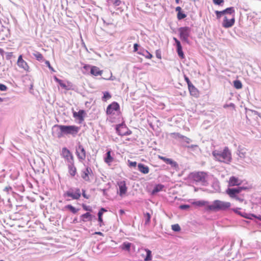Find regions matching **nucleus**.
I'll list each match as a JSON object with an SVG mask.
<instances>
[{"label": "nucleus", "mask_w": 261, "mask_h": 261, "mask_svg": "<svg viewBox=\"0 0 261 261\" xmlns=\"http://www.w3.org/2000/svg\"><path fill=\"white\" fill-rule=\"evenodd\" d=\"M117 185L119 187V195L122 197L126 194L127 190L125 181L124 180L118 181Z\"/></svg>", "instance_id": "nucleus-12"}, {"label": "nucleus", "mask_w": 261, "mask_h": 261, "mask_svg": "<svg viewBox=\"0 0 261 261\" xmlns=\"http://www.w3.org/2000/svg\"><path fill=\"white\" fill-rule=\"evenodd\" d=\"M68 173L71 176L74 177L76 175L77 173V170L76 167L74 165V161L68 163Z\"/></svg>", "instance_id": "nucleus-16"}, {"label": "nucleus", "mask_w": 261, "mask_h": 261, "mask_svg": "<svg viewBox=\"0 0 261 261\" xmlns=\"http://www.w3.org/2000/svg\"><path fill=\"white\" fill-rule=\"evenodd\" d=\"M109 3H112L114 6H119L122 3L120 0H109Z\"/></svg>", "instance_id": "nucleus-35"}, {"label": "nucleus", "mask_w": 261, "mask_h": 261, "mask_svg": "<svg viewBox=\"0 0 261 261\" xmlns=\"http://www.w3.org/2000/svg\"><path fill=\"white\" fill-rule=\"evenodd\" d=\"M133 49H138V47L140 46L139 44L137 43H133Z\"/></svg>", "instance_id": "nucleus-58"}, {"label": "nucleus", "mask_w": 261, "mask_h": 261, "mask_svg": "<svg viewBox=\"0 0 261 261\" xmlns=\"http://www.w3.org/2000/svg\"><path fill=\"white\" fill-rule=\"evenodd\" d=\"M107 210H105L104 208H101L99 212H101L102 214H103V212H106Z\"/></svg>", "instance_id": "nucleus-64"}, {"label": "nucleus", "mask_w": 261, "mask_h": 261, "mask_svg": "<svg viewBox=\"0 0 261 261\" xmlns=\"http://www.w3.org/2000/svg\"><path fill=\"white\" fill-rule=\"evenodd\" d=\"M178 32L180 40L183 42H188L191 28L189 27H180L178 29Z\"/></svg>", "instance_id": "nucleus-6"}, {"label": "nucleus", "mask_w": 261, "mask_h": 261, "mask_svg": "<svg viewBox=\"0 0 261 261\" xmlns=\"http://www.w3.org/2000/svg\"><path fill=\"white\" fill-rule=\"evenodd\" d=\"M208 202L204 200H199L194 201L192 203V204L194 205L198 206H205V207L208 205Z\"/></svg>", "instance_id": "nucleus-27"}, {"label": "nucleus", "mask_w": 261, "mask_h": 261, "mask_svg": "<svg viewBox=\"0 0 261 261\" xmlns=\"http://www.w3.org/2000/svg\"><path fill=\"white\" fill-rule=\"evenodd\" d=\"M184 140L187 143H190V142H192V140L190 138L186 137H185V138H184Z\"/></svg>", "instance_id": "nucleus-56"}, {"label": "nucleus", "mask_w": 261, "mask_h": 261, "mask_svg": "<svg viewBox=\"0 0 261 261\" xmlns=\"http://www.w3.org/2000/svg\"><path fill=\"white\" fill-rule=\"evenodd\" d=\"M171 135H172L174 137L182 139H184V138H185V136L181 135L179 133H172Z\"/></svg>", "instance_id": "nucleus-38"}, {"label": "nucleus", "mask_w": 261, "mask_h": 261, "mask_svg": "<svg viewBox=\"0 0 261 261\" xmlns=\"http://www.w3.org/2000/svg\"><path fill=\"white\" fill-rule=\"evenodd\" d=\"M212 155L216 161L229 164L231 161V154L228 147H226L222 151L214 150Z\"/></svg>", "instance_id": "nucleus-1"}, {"label": "nucleus", "mask_w": 261, "mask_h": 261, "mask_svg": "<svg viewBox=\"0 0 261 261\" xmlns=\"http://www.w3.org/2000/svg\"><path fill=\"white\" fill-rule=\"evenodd\" d=\"M138 168L139 171L143 174H147L149 172V167L142 163H140L138 165Z\"/></svg>", "instance_id": "nucleus-22"}, {"label": "nucleus", "mask_w": 261, "mask_h": 261, "mask_svg": "<svg viewBox=\"0 0 261 261\" xmlns=\"http://www.w3.org/2000/svg\"><path fill=\"white\" fill-rule=\"evenodd\" d=\"M111 98V94L108 92H105L103 93V99H110Z\"/></svg>", "instance_id": "nucleus-44"}, {"label": "nucleus", "mask_w": 261, "mask_h": 261, "mask_svg": "<svg viewBox=\"0 0 261 261\" xmlns=\"http://www.w3.org/2000/svg\"><path fill=\"white\" fill-rule=\"evenodd\" d=\"M249 217H250L251 218V217H253L261 221V216H256L253 214H249Z\"/></svg>", "instance_id": "nucleus-57"}, {"label": "nucleus", "mask_w": 261, "mask_h": 261, "mask_svg": "<svg viewBox=\"0 0 261 261\" xmlns=\"http://www.w3.org/2000/svg\"><path fill=\"white\" fill-rule=\"evenodd\" d=\"M90 73L93 75L98 76L101 75L102 74L103 71L100 70V69L97 66H92L91 67Z\"/></svg>", "instance_id": "nucleus-21"}, {"label": "nucleus", "mask_w": 261, "mask_h": 261, "mask_svg": "<svg viewBox=\"0 0 261 261\" xmlns=\"http://www.w3.org/2000/svg\"><path fill=\"white\" fill-rule=\"evenodd\" d=\"M92 216L90 214V213H86L84 214H83L81 216V218L82 221L87 222L88 221L92 220Z\"/></svg>", "instance_id": "nucleus-25"}, {"label": "nucleus", "mask_w": 261, "mask_h": 261, "mask_svg": "<svg viewBox=\"0 0 261 261\" xmlns=\"http://www.w3.org/2000/svg\"><path fill=\"white\" fill-rule=\"evenodd\" d=\"M7 87L5 85L0 84V91H5L7 90Z\"/></svg>", "instance_id": "nucleus-53"}, {"label": "nucleus", "mask_w": 261, "mask_h": 261, "mask_svg": "<svg viewBox=\"0 0 261 261\" xmlns=\"http://www.w3.org/2000/svg\"><path fill=\"white\" fill-rule=\"evenodd\" d=\"M107 115L112 122H115V119L121 117L120 108L119 104L116 102H113L109 105L106 111Z\"/></svg>", "instance_id": "nucleus-2"}, {"label": "nucleus", "mask_w": 261, "mask_h": 261, "mask_svg": "<svg viewBox=\"0 0 261 261\" xmlns=\"http://www.w3.org/2000/svg\"><path fill=\"white\" fill-rule=\"evenodd\" d=\"M75 154L79 161L81 162H84L86 159V151L84 146L80 142L76 147Z\"/></svg>", "instance_id": "nucleus-7"}, {"label": "nucleus", "mask_w": 261, "mask_h": 261, "mask_svg": "<svg viewBox=\"0 0 261 261\" xmlns=\"http://www.w3.org/2000/svg\"><path fill=\"white\" fill-rule=\"evenodd\" d=\"M64 196L71 197L72 199L77 200L81 196L80 189L79 188L76 189L75 193L68 191L64 193Z\"/></svg>", "instance_id": "nucleus-11"}, {"label": "nucleus", "mask_w": 261, "mask_h": 261, "mask_svg": "<svg viewBox=\"0 0 261 261\" xmlns=\"http://www.w3.org/2000/svg\"><path fill=\"white\" fill-rule=\"evenodd\" d=\"M187 17L186 14L184 12L181 11L180 12L177 13V18L178 20H180L185 18Z\"/></svg>", "instance_id": "nucleus-34"}, {"label": "nucleus", "mask_w": 261, "mask_h": 261, "mask_svg": "<svg viewBox=\"0 0 261 261\" xmlns=\"http://www.w3.org/2000/svg\"><path fill=\"white\" fill-rule=\"evenodd\" d=\"M239 210H240V208H237L232 209V211L236 214H238V215H240L244 218H246L247 219H251V217H249V214H247L246 213H241V212H240L239 211Z\"/></svg>", "instance_id": "nucleus-28"}, {"label": "nucleus", "mask_w": 261, "mask_h": 261, "mask_svg": "<svg viewBox=\"0 0 261 261\" xmlns=\"http://www.w3.org/2000/svg\"><path fill=\"white\" fill-rule=\"evenodd\" d=\"M207 173L202 171L194 172L190 174V177L193 180L202 184L207 181Z\"/></svg>", "instance_id": "nucleus-5"}, {"label": "nucleus", "mask_w": 261, "mask_h": 261, "mask_svg": "<svg viewBox=\"0 0 261 261\" xmlns=\"http://www.w3.org/2000/svg\"><path fill=\"white\" fill-rule=\"evenodd\" d=\"M174 40H175V42L176 43V49H182V46L180 44V42L176 38H174Z\"/></svg>", "instance_id": "nucleus-45"}, {"label": "nucleus", "mask_w": 261, "mask_h": 261, "mask_svg": "<svg viewBox=\"0 0 261 261\" xmlns=\"http://www.w3.org/2000/svg\"><path fill=\"white\" fill-rule=\"evenodd\" d=\"M196 147H197V145H192L191 146H187L188 148H193Z\"/></svg>", "instance_id": "nucleus-62"}, {"label": "nucleus", "mask_w": 261, "mask_h": 261, "mask_svg": "<svg viewBox=\"0 0 261 261\" xmlns=\"http://www.w3.org/2000/svg\"><path fill=\"white\" fill-rule=\"evenodd\" d=\"M82 195L86 199H89L90 197L89 195L86 194V191L84 189L82 190Z\"/></svg>", "instance_id": "nucleus-52"}, {"label": "nucleus", "mask_w": 261, "mask_h": 261, "mask_svg": "<svg viewBox=\"0 0 261 261\" xmlns=\"http://www.w3.org/2000/svg\"><path fill=\"white\" fill-rule=\"evenodd\" d=\"M145 251L146 252V256L144 258V260L145 261H150V260H151V259H152L151 251L150 250L148 249H145Z\"/></svg>", "instance_id": "nucleus-30"}, {"label": "nucleus", "mask_w": 261, "mask_h": 261, "mask_svg": "<svg viewBox=\"0 0 261 261\" xmlns=\"http://www.w3.org/2000/svg\"><path fill=\"white\" fill-rule=\"evenodd\" d=\"M62 157L67 161L68 163L74 161V156L71 152L66 147H63L61 151Z\"/></svg>", "instance_id": "nucleus-8"}, {"label": "nucleus", "mask_w": 261, "mask_h": 261, "mask_svg": "<svg viewBox=\"0 0 261 261\" xmlns=\"http://www.w3.org/2000/svg\"><path fill=\"white\" fill-rule=\"evenodd\" d=\"M242 180L236 176H231L228 181L229 187L238 186L242 184Z\"/></svg>", "instance_id": "nucleus-15"}, {"label": "nucleus", "mask_w": 261, "mask_h": 261, "mask_svg": "<svg viewBox=\"0 0 261 261\" xmlns=\"http://www.w3.org/2000/svg\"><path fill=\"white\" fill-rule=\"evenodd\" d=\"M221 11L224 16H226V15H229L230 16H232V15H234V13H235L234 9L232 7L227 8L226 9H225Z\"/></svg>", "instance_id": "nucleus-23"}, {"label": "nucleus", "mask_w": 261, "mask_h": 261, "mask_svg": "<svg viewBox=\"0 0 261 261\" xmlns=\"http://www.w3.org/2000/svg\"><path fill=\"white\" fill-rule=\"evenodd\" d=\"M125 128V127L124 126L123 124H119L116 126V129L117 132L120 135L123 136V135H130L132 134V132L130 130H128L124 133L121 132V129L122 128Z\"/></svg>", "instance_id": "nucleus-20"}, {"label": "nucleus", "mask_w": 261, "mask_h": 261, "mask_svg": "<svg viewBox=\"0 0 261 261\" xmlns=\"http://www.w3.org/2000/svg\"><path fill=\"white\" fill-rule=\"evenodd\" d=\"M230 206L231 203L229 202L216 200H214L212 204L207 205L205 207V210L210 212L225 211L228 209Z\"/></svg>", "instance_id": "nucleus-3"}, {"label": "nucleus", "mask_w": 261, "mask_h": 261, "mask_svg": "<svg viewBox=\"0 0 261 261\" xmlns=\"http://www.w3.org/2000/svg\"><path fill=\"white\" fill-rule=\"evenodd\" d=\"M61 132L64 135L75 136L80 130V127L75 125H58Z\"/></svg>", "instance_id": "nucleus-4"}, {"label": "nucleus", "mask_w": 261, "mask_h": 261, "mask_svg": "<svg viewBox=\"0 0 261 261\" xmlns=\"http://www.w3.org/2000/svg\"><path fill=\"white\" fill-rule=\"evenodd\" d=\"M111 151L109 150L106 153V157L105 158V162L110 165L114 160V158L111 156Z\"/></svg>", "instance_id": "nucleus-26"}, {"label": "nucleus", "mask_w": 261, "mask_h": 261, "mask_svg": "<svg viewBox=\"0 0 261 261\" xmlns=\"http://www.w3.org/2000/svg\"><path fill=\"white\" fill-rule=\"evenodd\" d=\"M247 188L244 187H238L237 188H228L226 191V193L231 198H236V195L240 193L242 190H246Z\"/></svg>", "instance_id": "nucleus-9"}, {"label": "nucleus", "mask_w": 261, "mask_h": 261, "mask_svg": "<svg viewBox=\"0 0 261 261\" xmlns=\"http://www.w3.org/2000/svg\"><path fill=\"white\" fill-rule=\"evenodd\" d=\"M12 187L10 186L6 187L4 189V191L6 192L7 193H9V191L12 190Z\"/></svg>", "instance_id": "nucleus-55"}, {"label": "nucleus", "mask_w": 261, "mask_h": 261, "mask_svg": "<svg viewBox=\"0 0 261 261\" xmlns=\"http://www.w3.org/2000/svg\"><path fill=\"white\" fill-rule=\"evenodd\" d=\"M129 163V167H136L137 166V162H131L128 161Z\"/></svg>", "instance_id": "nucleus-54"}, {"label": "nucleus", "mask_w": 261, "mask_h": 261, "mask_svg": "<svg viewBox=\"0 0 261 261\" xmlns=\"http://www.w3.org/2000/svg\"><path fill=\"white\" fill-rule=\"evenodd\" d=\"M177 53H178V55L179 57L181 59L184 58V54L182 51V50H177Z\"/></svg>", "instance_id": "nucleus-50"}, {"label": "nucleus", "mask_w": 261, "mask_h": 261, "mask_svg": "<svg viewBox=\"0 0 261 261\" xmlns=\"http://www.w3.org/2000/svg\"><path fill=\"white\" fill-rule=\"evenodd\" d=\"M164 186L162 185H157L153 190L154 192H157L162 190Z\"/></svg>", "instance_id": "nucleus-40"}, {"label": "nucleus", "mask_w": 261, "mask_h": 261, "mask_svg": "<svg viewBox=\"0 0 261 261\" xmlns=\"http://www.w3.org/2000/svg\"><path fill=\"white\" fill-rule=\"evenodd\" d=\"M34 55L38 61H41L43 59L42 55L39 53H37Z\"/></svg>", "instance_id": "nucleus-43"}, {"label": "nucleus", "mask_w": 261, "mask_h": 261, "mask_svg": "<svg viewBox=\"0 0 261 261\" xmlns=\"http://www.w3.org/2000/svg\"><path fill=\"white\" fill-rule=\"evenodd\" d=\"M92 173V170L89 167H87L85 171L82 172L81 176L82 178L86 181H90L89 174Z\"/></svg>", "instance_id": "nucleus-19"}, {"label": "nucleus", "mask_w": 261, "mask_h": 261, "mask_svg": "<svg viewBox=\"0 0 261 261\" xmlns=\"http://www.w3.org/2000/svg\"><path fill=\"white\" fill-rule=\"evenodd\" d=\"M91 66L89 65H85L83 68L85 69V70H88L89 69H91Z\"/></svg>", "instance_id": "nucleus-61"}, {"label": "nucleus", "mask_w": 261, "mask_h": 261, "mask_svg": "<svg viewBox=\"0 0 261 261\" xmlns=\"http://www.w3.org/2000/svg\"><path fill=\"white\" fill-rule=\"evenodd\" d=\"M215 13L216 15L217 19H220L222 16H224L221 11L216 10L215 11Z\"/></svg>", "instance_id": "nucleus-39"}, {"label": "nucleus", "mask_w": 261, "mask_h": 261, "mask_svg": "<svg viewBox=\"0 0 261 261\" xmlns=\"http://www.w3.org/2000/svg\"><path fill=\"white\" fill-rule=\"evenodd\" d=\"M17 64L20 68H22L25 71H29V66L27 63L23 60L22 55L18 57Z\"/></svg>", "instance_id": "nucleus-14"}, {"label": "nucleus", "mask_w": 261, "mask_h": 261, "mask_svg": "<svg viewBox=\"0 0 261 261\" xmlns=\"http://www.w3.org/2000/svg\"><path fill=\"white\" fill-rule=\"evenodd\" d=\"M94 233L96 234L101 236H103V233L102 232H99V231L95 232Z\"/></svg>", "instance_id": "nucleus-63"}, {"label": "nucleus", "mask_w": 261, "mask_h": 261, "mask_svg": "<svg viewBox=\"0 0 261 261\" xmlns=\"http://www.w3.org/2000/svg\"><path fill=\"white\" fill-rule=\"evenodd\" d=\"M144 217L145 219V224L148 225L149 224L150 221L151 215L149 213H146L144 214Z\"/></svg>", "instance_id": "nucleus-32"}, {"label": "nucleus", "mask_w": 261, "mask_h": 261, "mask_svg": "<svg viewBox=\"0 0 261 261\" xmlns=\"http://www.w3.org/2000/svg\"><path fill=\"white\" fill-rule=\"evenodd\" d=\"M179 207L181 210H187L190 208V205L187 204L180 205Z\"/></svg>", "instance_id": "nucleus-51"}, {"label": "nucleus", "mask_w": 261, "mask_h": 261, "mask_svg": "<svg viewBox=\"0 0 261 261\" xmlns=\"http://www.w3.org/2000/svg\"><path fill=\"white\" fill-rule=\"evenodd\" d=\"M233 86L235 88L240 89L242 88V84L239 80H236L233 81Z\"/></svg>", "instance_id": "nucleus-33"}, {"label": "nucleus", "mask_w": 261, "mask_h": 261, "mask_svg": "<svg viewBox=\"0 0 261 261\" xmlns=\"http://www.w3.org/2000/svg\"><path fill=\"white\" fill-rule=\"evenodd\" d=\"M247 149L244 147H239L238 155L241 158H245L246 156Z\"/></svg>", "instance_id": "nucleus-24"}, {"label": "nucleus", "mask_w": 261, "mask_h": 261, "mask_svg": "<svg viewBox=\"0 0 261 261\" xmlns=\"http://www.w3.org/2000/svg\"><path fill=\"white\" fill-rule=\"evenodd\" d=\"M230 18H228L227 16L224 17L222 26L225 28H229L231 27L234 23L235 18L234 15L230 16Z\"/></svg>", "instance_id": "nucleus-10"}, {"label": "nucleus", "mask_w": 261, "mask_h": 261, "mask_svg": "<svg viewBox=\"0 0 261 261\" xmlns=\"http://www.w3.org/2000/svg\"><path fill=\"white\" fill-rule=\"evenodd\" d=\"M172 229L175 231H179L180 230V226L178 224L172 225Z\"/></svg>", "instance_id": "nucleus-37"}, {"label": "nucleus", "mask_w": 261, "mask_h": 261, "mask_svg": "<svg viewBox=\"0 0 261 261\" xmlns=\"http://www.w3.org/2000/svg\"><path fill=\"white\" fill-rule=\"evenodd\" d=\"M184 79L185 81L187 82L188 86H190V85H192L193 84L190 82L189 79L186 75H184Z\"/></svg>", "instance_id": "nucleus-48"}, {"label": "nucleus", "mask_w": 261, "mask_h": 261, "mask_svg": "<svg viewBox=\"0 0 261 261\" xmlns=\"http://www.w3.org/2000/svg\"><path fill=\"white\" fill-rule=\"evenodd\" d=\"M86 114V112L84 110H80L77 112L73 111V117L79 120L80 123H82L84 120Z\"/></svg>", "instance_id": "nucleus-13"}, {"label": "nucleus", "mask_w": 261, "mask_h": 261, "mask_svg": "<svg viewBox=\"0 0 261 261\" xmlns=\"http://www.w3.org/2000/svg\"><path fill=\"white\" fill-rule=\"evenodd\" d=\"M82 206L83 208L85 211H91V207L90 206H87L85 204H82Z\"/></svg>", "instance_id": "nucleus-47"}, {"label": "nucleus", "mask_w": 261, "mask_h": 261, "mask_svg": "<svg viewBox=\"0 0 261 261\" xmlns=\"http://www.w3.org/2000/svg\"><path fill=\"white\" fill-rule=\"evenodd\" d=\"M188 90L190 95L194 97L197 98L199 95L198 90L192 84L188 87Z\"/></svg>", "instance_id": "nucleus-17"}, {"label": "nucleus", "mask_w": 261, "mask_h": 261, "mask_svg": "<svg viewBox=\"0 0 261 261\" xmlns=\"http://www.w3.org/2000/svg\"><path fill=\"white\" fill-rule=\"evenodd\" d=\"M159 158L163 161L166 164L170 165L173 167L176 168L178 166L177 163L171 159L167 158L161 155H159Z\"/></svg>", "instance_id": "nucleus-18"}, {"label": "nucleus", "mask_w": 261, "mask_h": 261, "mask_svg": "<svg viewBox=\"0 0 261 261\" xmlns=\"http://www.w3.org/2000/svg\"><path fill=\"white\" fill-rule=\"evenodd\" d=\"M102 213L101 212H98V221L100 222V226H101V223L102 222Z\"/></svg>", "instance_id": "nucleus-46"}, {"label": "nucleus", "mask_w": 261, "mask_h": 261, "mask_svg": "<svg viewBox=\"0 0 261 261\" xmlns=\"http://www.w3.org/2000/svg\"><path fill=\"white\" fill-rule=\"evenodd\" d=\"M215 5L221 6L224 3V0H213Z\"/></svg>", "instance_id": "nucleus-42"}, {"label": "nucleus", "mask_w": 261, "mask_h": 261, "mask_svg": "<svg viewBox=\"0 0 261 261\" xmlns=\"http://www.w3.org/2000/svg\"><path fill=\"white\" fill-rule=\"evenodd\" d=\"M55 80L60 84V85L64 88H66V85L65 83H63L62 81L58 79L57 77H55Z\"/></svg>", "instance_id": "nucleus-41"}, {"label": "nucleus", "mask_w": 261, "mask_h": 261, "mask_svg": "<svg viewBox=\"0 0 261 261\" xmlns=\"http://www.w3.org/2000/svg\"><path fill=\"white\" fill-rule=\"evenodd\" d=\"M175 11L177 12V13L180 12L182 11L181 8L179 6H178L175 8Z\"/></svg>", "instance_id": "nucleus-59"}, {"label": "nucleus", "mask_w": 261, "mask_h": 261, "mask_svg": "<svg viewBox=\"0 0 261 261\" xmlns=\"http://www.w3.org/2000/svg\"><path fill=\"white\" fill-rule=\"evenodd\" d=\"M141 51L138 52L139 54H142L147 59H151L152 57V55L147 50H140Z\"/></svg>", "instance_id": "nucleus-31"}, {"label": "nucleus", "mask_w": 261, "mask_h": 261, "mask_svg": "<svg viewBox=\"0 0 261 261\" xmlns=\"http://www.w3.org/2000/svg\"><path fill=\"white\" fill-rule=\"evenodd\" d=\"M133 45V43L132 42H128L126 43H125L123 46V47H125L126 48H128L131 47Z\"/></svg>", "instance_id": "nucleus-49"}, {"label": "nucleus", "mask_w": 261, "mask_h": 261, "mask_svg": "<svg viewBox=\"0 0 261 261\" xmlns=\"http://www.w3.org/2000/svg\"><path fill=\"white\" fill-rule=\"evenodd\" d=\"M131 247V243L129 242H124L122 245L120 246V248L122 250H127V251H129Z\"/></svg>", "instance_id": "nucleus-29"}, {"label": "nucleus", "mask_w": 261, "mask_h": 261, "mask_svg": "<svg viewBox=\"0 0 261 261\" xmlns=\"http://www.w3.org/2000/svg\"><path fill=\"white\" fill-rule=\"evenodd\" d=\"M66 207L71 212H72L74 214H75L77 213L78 210L76 209L75 207H74L71 205H67Z\"/></svg>", "instance_id": "nucleus-36"}, {"label": "nucleus", "mask_w": 261, "mask_h": 261, "mask_svg": "<svg viewBox=\"0 0 261 261\" xmlns=\"http://www.w3.org/2000/svg\"><path fill=\"white\" fill-rule=\"evenodd\" d=\"M46 64L50 69H51L53 71H54L53 69V68L50 66V64L49 61H46Z\"/></svg>", "instance_id": "nucleus-60"}]
</instances>
